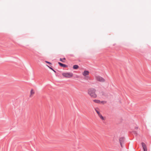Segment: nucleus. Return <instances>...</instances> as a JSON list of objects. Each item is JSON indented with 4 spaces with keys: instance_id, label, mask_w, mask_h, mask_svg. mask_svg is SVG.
<instances>
[{
    "instance_id": "nucleus-15",
    "label": "nucleus",
    "mask_w": 151,
    "mask_h": 151,
    "mask_svg": "<svg viewBox=\"0 0 151 151\" xmlns=\"http://www.w3.org/2000/svg\"><path fill=\"white\" fill-rule=\"evenodd\" d=\"M45 62L46 63H47L48 64H52V63L50 62H48V61H45Z\"/></svg>"
},
{
    "instance_id": "nucleus-5",
    "label": "nucleus",
    "mask_w": 151,
    "mask_h": 151,
    "mask_svg": "<svg viewBox=\"0 0 151 151\" xmlns=\"http://www.w3.org/2000/svg\"><path fill=\"white\" fill-rule=\"evenodd\" d=\"M141 145L143 147L144 151H147V146L145 143L143 142L141 143Z\"/></svg>"
},
{
    "instance_id": "nucleus-13",
    "label": "nucleus",
    "mask_w": 151,
    "mask_h": 151,
    "mask_svg": "<svg viewBox=\"0 0 151 151\" xmlns=\"http://www.w3.org/2000/svg\"><path fill=\"white\" fill-rule=\"evenodd\" d=\"M30 93L31 95L34 93V92L33 91L32 89L31 90Z\"/></svg>"
},
{
    "instance_id": "nucleus-11",
    "label": "nucleus",
    "mask_w": 151,
    "mask_h": 151,
    "mask_svg": "<svg viewBox=\"0 0 151 151\" xmlns=\"http://www.w3.org/2000/svg\"><path fill=\"white\" fill-rule=\"evenodd\" d=\"M99 117H100V119L102 120H104V117H103V116H102V115L100 114H99L98 115Z\"/></svg>"
},
{
    "instance_id": "nucleus-3",
    "label": "nucleus",
    "mask_w": 151,
    "mask_h": 151,
    "mask_svg": "<svg viewBox=\"0 0 151 151\" xmlns=\"http://www.w3.org/2000/svg\"><path fill=\"white\" fill-rule=\"evenodd\" d=\"M96 79L97 81L102 82H104L105 81V80L103 78L99 76L96 77Z\"/></svg>"
},
{
    "instance_id": "nucleus-7",
    "label": "nucleus",
    "mask_w": 151,
    "mask_h": 151,
    "mask_svg": "<svg viewBox=\"0 0 151 151\" xmlns=\"http://www.w3.org/2000/svg\"><path fill=\"white\" fill-rule=\"evenodd\" d=\"M89 72L88 71L85 70L83 73L82 74L84 76H86L89 75Z\"/></svg>"
},
{
    "instance_id": "nucleus-10",
    "label": "nucleus",
    "mask_w": 151,
    "mask_h": 151,
    "mask_svg": "<svg viewBox=\"0 0 151 151\" xmlns=\"http://www.w3.org/2000/svg\"><path fill=\"white\" fill-rule=\"evenodd\" d=\"M65 60V58H63V59L60 58V60L63 63H65V61L64 60Z\"/></svg>"
},
{
    "instance_id": "nucleus-14",
    "label": "nucleus",
    "mask_w": 151,
    "mask_h": 151,
    "mask_svg": "<svg viewBox=\"0 0 151 151\" xmlns=\"http://www.w3.org/2000/svg\"><path fill=\"white\" fill-rule=\"evenodd\" d=\"M47 66L51 70H52V69H53V68H52V66H49L48 65H47Z\"/></svg>"
},
{
    "instance_id": "nucleus-17",
    "label": "nucleus",
    "mask_w": 151,
    "mask_h": 151,
    "mask_svg": "<svg viewBox=\"0 0 151 151\" xmlns=\"http://www.w3.org/2000/svg\"><path fill=\"white\" fill-rule=\"evenodd\" d=\"M69 55H70V56H72V57H74V55L73 54H70Z\"/></svg>"
},
{
    "instance_id": "nucleus-16",
    "label": "nucleus",
    "mask_w": 151,
    "mask_h": 151,
    "mask_svg": "<svg viewBox=\"0 0 151 151\" xmlns=\"http://www.w3.org/2000/svg\"><path fill=\"white\" fill-rule=\"evenodd\" d=\"M55 73H56V71L53 68L52 70Z\"/></svg>"
},
{
    "instance_id": "nucleus-1",
    "label": "nucleus",
    "mask_w": 151,
    "mask_h": 151,
    "mask_svg": "<svg viewBox=\"0 0 151 151\" xmlns=\"http://www.w3.org/2000/svg\"><path fill=\"white\" fill-rule=\"evenodd\" d=\"M96 91L94 88H90L88 90V93L91 97L95 98L97 97V95L95 93Z\"/></svg>"
},
{
    "instance_id": "nucleus-9",
    "label": "nucleus",
    "mask_w": 151,
    "mask_h": 151,
    "mask_svg": "<svg viewBox=\"0 0 151 151\" xmlns=\"http://www.w3.org/2000/svg\"><path fill=\"white\" fill-rule=\"evenodd\" d=\"M93 101L94 102L97 103V104H99L101 102L99 100H96V99L94 100H93Z\"/></svg>"
},
{
    "instance_id": "nucleus-6",
    "label": "nucleus",
    "mask_w": 151,
    "mask_h": 151,
    "mask_svg": "<svg viewBox=\"0 0 151 151\" xmlns=\"http://www.w3.org/2000/svg\"><path fill=\"white\" fill-rule=\"evenodd\" d=\"M58 64L61 67H63V68H66L68 67V66L67 65L63 64L60 62H58Z\"/></svg>"
},
{
    "instance_id": "nucleus-12",
    "label": "nucleus",
    "mask_w": 151,
    "mask_h": 151,
    "mask_svg": "<svg viewBox=\"0 0 151 151\" xmlns=\"http://www.w3.org/2000/svg\"><path fill=\"white\" fill-rule=\"evenodd\" d=\"M97 109H98V108H96V109H95V110L96 112V113H97V114L98 115H99L100 114V113L98 111V110H97Z\"/></svg>"
},
{
    "instance_id": "nucleus-20",
    "label": "nucleus",
    "mask_w": 151,
    "mask_h": 151,
    "mask_svg": "<svg viewBox=\"0 0 151 151\" xmlns=\"http://www.w3.org/2000/svg\"><path fill=\"white\" fill-rule=\"evenodd\" d=\"M103 101H102L101 102V103H103Z\"/></svg>"
},
{
    "instance_id": "nucleus-19",
    "label": "nucleus",
    "mask_w": 151,
    "mask_h": 151,
    "mask_svg": "<svg viewBox=\"0 0 151 151\" xmlns=\"http://www.w3.org/2000/svg\"><path fill=\"white\" fill-rule=\"evenodd\" d=\"M86 78H87V79H88V78H89V77L88 76H86Z\"/></svg>"
},
{
    "instance_id": "nucleus-2",
    "label": "nucleus",
    "mask_w": 151,
    "mask_h": 151,
    "mask_svg": "<svg viewBox=\"0 0 151 151\" xmlns=\"http://www.w3.org/2000/svg\"><path fill=\"white\" fill-rule=\"evenodd\" d=\"M63 76L66 78H70L73 76L72 73H64L62 74Z\"/></svg>"
},
{
    "instance_id": "nucleus-8",
    "label": "nucleus",
    "mask_w": 151,
    "mask_h": 151,
    "mask_svg": "<svg viewBox=\"0 0 151 151\" xmlns=\"http://www.w3.org/2000/svg\"><path fill=\"white\" fill-rule=\"evenodd\" d=\"M74 69H77L79 68V66L77 65H73V67Z\"/></svg>"
},
{
    "instance_id": "nucleus-4",
    "label": "nucleus",
    "mask_w": 151,
    "mask_h": 151,
    "mask_svg": "<svg viewBox=\"0 0 151 151\" xmlns=\"http://www.w3.org/2000/svg\"><path fill=\"white\" fill-rule=\"evenodd\" d=\"M125 138L124 137H121L119 138V141L122 147H123L122 144L124 143Z\"/></svg>"
},
{
    "instance_id": "nucleus-18",
    "label": "nucleus",
    "mask_w": 151,
    "mask_h": 151,
    "mask_svg": "<svg viewBox=\"0 0 151 151\" xmlns=\"http://www.w3.org/2000/svg\"><path fill=\"white\" fill-rule=\"evenodd\" d=\"M138 128V127H135V129H137Z\"/></svg>"
}]
</instances>
